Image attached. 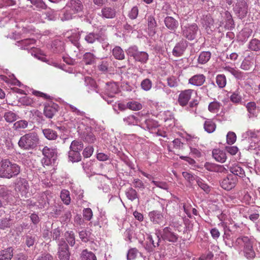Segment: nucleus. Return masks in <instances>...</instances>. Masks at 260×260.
<instances>
[{
    "instance_id": "nucleus-13",
    "label": "nucleus",
    "mask_w": 260,
    "mask_h": 260,
    "mask_svg": "<svg viewBox=\"0 0 260 260\" xmlns=\"http://www.w3.org/2000/svg\"><path fill=\"white\" fill-rule=\"evenodd\" d=\"M29 185L28 182L23 178L19 179L16 184V190L19 192L22 196H25L28 192Z\"/></svg>"
},
{
    "instance_id": "nucleus-52",
    "label": "nucleus",
    "mask_w": 260,
    "mask_h": 260,
    "mask_svg": "<svg viewBox=\"0 0 260 260\" xmlns=\"http://www.w3.org/2000/svg\"><path fill=\"white\" fill-rule=\"evenodd\" d=\"M65 237L67 241L71 246L75 244V236L73 231H67L65 233Z\"/></svg>"
},
{
    "instance_id": "nucleus-39",
    "label": "nucleus",
    "mask_w": 260,
    "mask_h": 260,
    "mask_svg": "<svg viewBox=\"0 0 260 260\" xmlns=\"http://www.w3.org/2000/svg\"><path fill=\"white\" fill-rule=\"evenodd\" d=\"M68 156L69 160L73 162H78L81 160L80 153L73 150L70 149L68 152Z\"/></svg>"
},
{
    "instance_id": "nucleus-43",
    "label": "nucleus",
    "mask_w": 260,
    "mask_h": 260,
    "mask_svg": "<svg viewBox=\"0 0 260 260\" xmlns=\"http://www.w3.org/2000/svg\"><path fill=\"white\" fill-rule=\"evenodd\" d=\"M204 128L205 131L208 133H212L215 131L216 125L212 120L210 119L206 120L204 124Z\"/></svg>"
},
{
    "instance_id": "nucleus-57",
    "label": "nucleus",
    "mask_w": 260,
    "mask_h": 260,
    "mask_svg": "<svg viewBox=\"0 0 260 260\" xmlns=\"http://www.w3.org/2000/svg\"><path fill=\"white\" fill-rule=\"evenodd\" d=\"M152 86V81L148 78L143 80L141 83V87L143 90L147 91L151 89Z\"/></svg>"
},
{
    "instance_id": "nucleus-26",
    "label": "nucleus",
    "mask_w": 260,
    "mask_h": 260,
    "mask_svg": "<svg viewBox=\"0 0 260 260\" xmlns=\"http://www.w3.org/2000/svg\"><path fill=\"white\" fill-rule=\"evenodd\" d=\"M112 55L115 59L122 60L125 58L124 51L119 46H115L112 50Z\"/></svg>"
},
{
    "instance_id": "nucleus-58",
    "label": "nucleus",
    "mask_w": 260,
    "mask_h": 260,
    "mask_svg": "<svg viewBox=\"0 0 260 260\" xmlns=\"http://www.w3.org/2000/svg\"><path fill=\"white\" fill-rule=\"evenodd\" d=\"M125 52L127 55L132 57L133 59L135 58V55L137 54L138 51V48L136 45H133L128 47Z\"/></svg>"
},
{
    "instance_id": "nucleus-44",
    "label": "nucleus",
    "mask_w": 260,
    "mask_h": 260,
    "mask_svg": "<svg viewBox=\"0 0 260 260\" xmlns=\"http://www.w3.org/2000/svg\"><path fill=\"white\" fill-rule=\"evenodd\" d=\"M83 143L82 141L79 140H74L72 142L70 145V149L73 150L80 153V151L83 148Z\"/></svg>"
},
{
    "instance_id": "nucleus-3",
    "label": "nucleus",
    "mask_w": 260,
    "mask_h": 260,
    "mask_svg": "<svg viewBox=\"0 0 260 260\" xmlns=\"http://www.w3.org/2000/svg\"><path fill=\"white\" fill-rule=\"evenodd\" d=\"M83 8L80 0H69L59 14L60 20L65 21L73 19L77 14L82 11Z\"/></svg>"
},
{
    "instance_id": "nucleus-24",
    "label": "nucleus",
    "mask_w": 260,
    "mask_h": 260,
    "mask_svg": "<svg viewBox=\"0 0 260 260\" xmlns=\"http://www.w3.org/2000/svg\"><path fill=\"white\" fill-rule=\"evenodd\" d=\"M230 171L232 173L231 174L240 177H243L245 176V172L243 169L238 165L235 164L230 168Z\"/></svg>"
},
{
    "instance_id": "nucleus-5",
    "label": "nucleus",
    "mask_w": 260,
    "mask_h": 260,
    "mask_svg": "<svg viewBox=\"0 0 260 260\" xmlns=\"http://www.w3.org/2000/svg\"><path fill=\"white\" fill-rule=\"evenodd\" d=\"M39 143L37 134L31 132L21 136L18 142L19 147L24 150H31L36 148Z\"/></svg>"
},
{
    "instance_id": "nucleus-32",
    "label": "nucleus",
    "mask_w": 260,
    "mask_h": 260,
    "mask_svg": "<svg viewBox=\"0 0 260 260\" xmlns=\"http://www.w3.org/2000/svg\"><path fill=\"white\" fill-rule=\"evenodd\" d=\"M84 82L85 85L89 89L88 92H89V90H91L98 92L96 90L97 85L95 81L91 77L88 76L84 77Z\"/></svg>"
},
{
    "instance_id": "nucleus-42",
    "label": "nucleus",
    "mask_w": 260,
    "mask_h": 260,
    "mask_svg": "<svg viewBox=\"0 0 260 260\" xmlns=\"http://www.w3.org/2000/svg\"><path fill=\"white\" fill-rule=\"evenodd\" d=\"M67 107L68 108H70V110L72 112H73L75 114H76L77 115L80 116L82 117L83 120H84V119H86V120H90L89 118H88L86 116L85 113L84 112L81 111L80 110L78 109V108H77L76 107L74 106L73 105L68 104L67 105Z\"/></svg>"
},
{
    "instance_id": "nucleus-9",
    "label": "nucleus",
    "mask_w": 260,
    "mask_h": 260,
    "mask_svg": "<svg viewBox=\"0 0 260 260\" xmlns=\"http://www.w3.org/2000/svg\"><path fill=\"white\" fill-rule=\"evenodd\" d=\"M148 217L153 224L164 225L167 223L166 216L159 211L153 210L149 212Z\"/></svg>"
},
{
    "instance_id": "nucleus-45",
    "label": "nucleus",
    "mask_w": 260,
    "mask_h": 260,
    "mask_svg": "<svg viewBox=\"0 0 260 260\" xmlns=\"http://www.w3.org/2000/svg\"><path fill=\"white\" fill-rule=\"evenodd\" d=\"M110 64L111 61L109 59H104L99 62L98 68L99 71L105 73L108 71Z\"/></svg>"
},
{
    "instance_id": "nucleus-29",
    "label": "nucleus",
    "mask_w": 260,
    "mask_h": 260,
    "mask_svg": "<svg viewBox=\"0 0 260 260\" xmlns=\"http://www.w3.org/2000/svg\"><path fill=\"white\" fill-rule=\"evenodd\" d=\"M101 12L102 17L107 19L113 18L116 15L115 10L111 7H105Z\"/></svg>"
},
{
    "instance_id": "nucleus-27",
    "label": "nucleus",
    "mask_w": 260,
    "mask_h": 260,
    "mask_svg": "<svg viewBox=\"0 0 260 260\" xmlns=\"http://www.w3.org/2000/svg\"><path fill=\"white\" fill-rule=\"evenodd\" d=\"M212 155L216 161L220 162H224L226 159L225 152L219 149H214L212 151Z\"/></svg>"
},
{
    "instance_id": "nucleus-59",
    "label": "nucleus",
    "mask_w": 260,
    "mask_h": 260,
    "mask_svg": "<svg viewBox=\"0 0 260 260\" xmlns=\"http://www.w3.org/2000/svg\"><path fill=\"white\" fill-rule=\"evenodd\" d=\"M11 219L10 217L3 218L0 220V228L1 229H5L9 228L11 225Z\"/></svg>"
},
{
    "instance_id": "nucleus-7",
    "label": "nucleus",
    "mask_w": 260,
    "mask_h": 260,
    "mask_svg": "<svg viewBox=\"0 0 260 260\" xmlns=\"http://www.w3.org/2000/svg\"><path fill=\"white\" fill-rule=\"evenodd\" d=\"M245 135L248 137L246 141L250 143L247 150H252L256 149L260 150V135L251 131L246 132Z\"/></svg>"
},
{
    "instance_id": "nucleus-17",
    "label": "nucleus",
    "mask_w": 260,
    "mask_h": 260,
    "mask_svg": "<svg viewBox=\"0 0 260 260\" xmlns=\"http://www.w3.org/2000/svg\"><path fill=\"white\" fill-rule=\"evenodd\" d=\"M142 120V116L140 117L138 114L130 115L123 118V121L127 125H141Z\"/></svg>"
},
{
    "instance_id": "nucleus-40",
    "label": "nucleus",
    "mask_w": 260,
    "mask_h": 260,
    "mask_svg": "<svg viewBox=\"0 0 260 260\" xmlns=\"http://www.w3.org/2000/svg\"><path fill=\"white\" fill-rule=\"evenodd\" d=\"M81 260H96L95 255L87 249L83 250L80 255Z\"/></svg>"
},
{
    "instance_id": "nucleus-36",
    "label": "nucleus",
    "mask_w": 260,
    "mask_h": 260,
    "mask_svg": "<svg viewBox=\"0 0 260 260\" xmlns=\"http://www.w3.org/2000/svg\"><path fill=\"white\" fill-rule=\"evenodd\" d=\"M96 57L91 52H86L83 55V61L86 64H92L95 62Z\"/></svg>"
},
{
    "instance_id": "nucleus-14",
    "label": "nucleus",
    "mask_w": 260,
    "mask_h": 260,
    "mask_svg": "<svg viewBox=\"0 0 260 260\" xmlns=\"http://www.w3.org/2000/svg\"><path fill=\"white\" fill-rule=\"evenodd\" d=\"M194 90L192 89H186L182 91L179 95L178 103L182 106H186L191 98Z\"/></svg>"
},
{
    "instance_id": "nucleus-63",
    "label": "nucleus",
    "mask_w": 260,
    "mask_h": 260,
    "mask_svg": "<svg viewBox=\"0 0 260 260\" xmlns=\"http://www.w3.org/2000/svg\"><path fill=\"white\" fill-rule=\"evenodd\" d=\"M83 215L84 218L86 220H90L93 216V213L91 209L89 208L84 209V210H83Z\"/></svg>"
},
{
    "instance_id": "nucleus-21",
    "label": "nucleus",
    "mask_w": 260,
    "mask_h": 260,
    "mask_svg": "<svg viewBox=\"0 0 260 260\" xmlns=\"http://www.w3.org/2000/svg\"><path fill=\"white\" fill-rule=\"evenodd\" d=\"M166 26L171 30H175L178 26V22L173 17L167 16L164 20Z\"/></svg>"
},
{
    "instance_id": "nucleus-8",
    "label": "nucleus",
    "mask_w": 260,
    "mask_h": 260,
    "mask_svg": "<svg viewBox=\"0 0 260 260\" xmlns=\"http://www.w3.org/2000/svg\"><path fill=\"white\" fill-rule=\"evenodd\" d=\"M57 256L59 260H70V252L69 246L63 239L57 241Z\"/></svg>"
},
{
    "instance_id": "nucleus-31",
    "label": "nucleus",
    "mask_w": 260,
    "mask_h": 260,
    "mask_svg": "<svg viewBox=\"0 0 260 260\" xmlns=\"http://www.w3.org/2000/svg\"><path fill=\"white\" fill-rule=\"evenodd\" d=\"M257 199V195L256 191H251L249 192H246L244 197V201L249 205L254 204Z\"/></svg>"
},
{
    "instance_id": "nucleus-15",
    "label": "nucleus",
    "mask_w": 260,
    "mask_h": 260,
    "mask_svg": "<svg viewBox=\"0 0 260 260\" xmlns=\"http://www.w3.org/2000/svg\"><path fill=\"white\" fill-rule=\"evenodd\" d=\"M142 119L141 126L148 129L153 130L159 126L156 121L149 118L147 116H142Z\"/></svg>"
},
{
    "instance_id": "nucleus-1",
    "label": "nucleus",
    "mask_w": 260,
    "mask_h": 260,
    "mask_svg": "<svg viewBox=\"0 0 260 260\" xmlns=\"http://www.w3.org/2000/svg\"><path fill=\"white\" fill-rule=\"evenodd\" d=\"M254 239L251 236H241L232 242V247L247 259H253L256 255L253 248Z\"/></svg>"
},
{
    "instance_id": "nucleus-60",
    "label": "nucleus",
    "mask_w": 260,
    "mask_h": 260,
    "mask_svg": "<svg viewBox=\"0 0 260 260\" xmlns=\"http://www.w3.org/2000/svg\"><path fill=\"white\" fill-rule=\"evenodd\" d=\"M230 100L232 102L238 104L241 102L242 96L238 91H236L231 95Z\"/></svg>"
},
{
    "instance_id": "nucleus-35",
    "label": "nucleus",
    "mask_w": 260,
    "mask_h": 260,
    "mask_svg": "<svg viewBox=\"0 0 260 260\" xmlns=\"http://www.w3.org/2000/svg\"><path fill=\"white\" fill-rule=\"evenodd\" d=\"M3 117L5 121L8 123H12L16 121L18 118V115L11 111L5 112Z\"/></svg>"
},
{
    "instance_id": "nucleus-25",
    "label": "nucleus",
    "mask_w": 260,
    "mask_h": 260,
    "mask_svg": "<svg viewBox=\"0 0 260 260\" xmlns=\"http://www.w3.org/2000/svg\"><path fill=\"white\" fill-rule=\"evenodd\" d=\"M118 91L117 85L115 83H107L106 87V94H108L110 99L114 98V94Z\"/></svg>"
},
{
    "instance_id": "nucleus-22",
    "label": "nucleus",
    "mask_w": 260,
    "mask_h": 260,
    "mask_svg": "<svg viewBox=\"0 0 260 260\" xmlns=\"http://www.w3.org/2000/svg\"><path fill=\"white\" fill-rule=\"evenodd\" d=\"M49 204L48 199L46 193H42L40 197H39L38 202L34 203L31 204L33 206H37L39 208H45Z\"/></svg>"
},
{
    "instance_id": "nucleus-48",
    "label": "nucleus",
    "mask_w": 260,
    "mask_h": 260,
    "mask_svg": "<svg viewBox=\"0 0 260 260\" xmlns=\"http://www.w3.org/2000/svg\"><path fill=\"white\" fill-rule=\"evenodd\" d=\"M28 126V122L25 120H20L15 122L13 125V128L15 131H19L24 129Z\"/></svg>"
},
{
    "instance_id": "nucleus-37",
    "label": "nucleus",
    "mask_w": 260,
    "mask_h": 260,
    "mask_svg": "<svg viewBox=\"0 0 260 260\" xmlns=\"http://www.w3.org/2000/svg\"><path fill=\"white\" fill-rule=\"evenodd\" d=\"M246 107L249 113V117H253L256 116L257 110L256 108V104L255 102H250L246 104Z\"/></svg>"
},
{
    "instance_id": "nucleus-49",
    "label": "nucleus",
    "mask_w": 260,
    "mask_h": 260,
    "mask_svg": "<svg viewBox=\"0 0 260 260\" xmlns=\"http://www.w3.org/2000/svg\"><path fill=\"white\" fill-rule=\"evenodd\" d=\"M216 83L217 86L222 88L225 86L226 84V78L223 74H218L216 77Z\"/></svg>"
},
{
    "instance_id": "nucleus-53",
    "label": "nucleus",
    "mask_w": 260,
    "mask_h": 260,
    "mask_svg": "<svg viewBox=\"0 0 260 260\" xmlns=\"http://www.w3.org/2000/svg\"><path fill=\"white\" fill-rule=\"evenodd\" d=\"M248 48L254 51L260 50V41L256 39H252L249 43Z\"/></svg>"
},
{
    "instance_id": "nucleus-46",
    "label": "nucleus",
    "mask_w": 260,
    "mask_h": 260,
    "mask_svg": "<svg viewBox=\"0 0 260 260\" xmlns=\"http://www.w3.org/2000/svg\"><path fill=\"white\" fill-rule=\"evenodd\" d=\"M57 112V109L52 106H46L44 108V115L48 118H52Z\"/></svg>"
},
{
    "instance_id": "nucleus-2",
    "label": "nucleus",
    "mask_w": 260,
    "mask_h": 260,
    "mask_svg": "<svg viewBox=\"0 0 260 260\" xmlns=\"http://www.w3.org/2000/svg\"><path fill=\"white\" fill-rule=\"evenodd\" d=\"M155 235L157 239L156 242H154L152 235H147L146 241L149 244L147 245L146 248L149 251L152 250L154 248L159 246L161 239L172 243L177 242L178 240V236L172 232V229L170 227H166L162 230L156 229Z\"/></svg>"
},
{
    "instance_id": "nucleus-41",
    "label": "nucleus",
    "mask_w": 260,
    "mask_h": 260,
    "mask_svg": "<svg viewBox=\"0 0 260 260\" xmlns=\"http://www.w3.org/2000/svg\"><path fill=\"white\" fill-rule=\"evenodd\" d=\"M43 133L45 138L49 140H55L58 136L56 132L50 128L43 129Z\"/></svg>"
},
{
    "instance_id": "nucleus-62",
    "label": "nucleus",
    "mask_w": 260,
    "mask_h": 260,
    "mask_svg": "<svg viewBox=\"0 0 260 260\" xmlns=\"http://www.w3.org/2000/svg\"><path fill=\"white\" fill-rule=\"evenodd\" d=\"M46 18L48 20H55L57 18V13L53 10H49L45 13Z\"/></svg>"
},
{
    "instance_id": "nucleus-54",
    "label": "nucleus",
    "mask_w": 260,
    "mask_h": 260,
    "mask_svg": "<svg viewBox=\"0 0 260 260\" xmlns=\"http://www.w3.org/2000/svg\"><path fill=\"white\" fill-rule=\"evenodd\" d=\"M125 194L127 199L132 201L138 198L137 192L132 187H129L126 189Z\"/></svg>"
},
{
    "instance_id": "nucleus-56",
    "label": "nucleus",
    "mask_w": 260,
    "mask_h": 260,
    "mask_svg": "<svg viewBox=\"0 0 260 260\" xmlns=\"http://www.w3.org/2000/svg\"><path fill=\"white\" fill-rule=\"evenodd\" d=\"M126 107L127 108L133 111L140 110L142 108V104L137 101L128 102L126 104Z\"/></svg>"
},
{
    "instance_id": "nucleus-6",
    "label": "nucleus",
    "mask_w": 260,
    "mask_h": 260,
    "mask_svg": "<svg viewBox=\"0 0 260 260\" xmlns=\"http://www.w3.org/2000/svg\"><path fill=\"white\" fill-rule=\"evenodd\" d=\"M198 31V26L194 23L182 27V36L189 41H192L196 38Z\"/></svg>"
},
{
    "instance_id": "nucleus-10",
    "label": "nucleus",
    "mask_w": 260,
    "mask_h": 260,
    "mask_svg": "<svg viewBox=\"0 0 260 260\" xmlns=\"http://www.w3.org/2000/svg\"><path fill=\"white\" fill-rule=\"evenodd\" d=\"M238 182V178L232 174H228L220 182L221 187L226 190H230L234 188Z\"/></svg>"
},
{
    "instance_id": "nucleus-38",
    "label": "nucleus",
    "mask_w": 260,
    "mask_h": 260,
    "mask_svg": "<svg viewBox=\"0 0 260 260\" xmlns=\"http://www.w3.org/2000/svg\"><path fill=\"white\" fill-rule=\"evenodd\" d=\"M211 54L209 51H202L198 57V62L203 64L207 62L211 58Z\"/></svg>"
},
{
    "instance_id": "nucleus-50",
    "label": "nucleus",
    "mask_w": 260,
    "mask_h": 260,
    "mask_svg": "<svg viewBox=\"0 0 260 260\" xmlns=\"http://www.w3.org/2000/svg\"><path fill=\"white\" fill-rule=\"evenodd\" d=\"M60 198L63 203L68 205L71 203V198L70 192L66 189L61 190L60 195Z\"/></svg>"
},
{
    "instance_id": "nucleus-47",
    "label": "nucleus",
    "mask_w": 260,
    "mask_h": 260,
    "mask_svg": "<svg viewBox=\"0 0 260 260\" xmlns=\"http://www.w3.org/2000/svg\"><path fill=\"white\" fill-rule=\"evenodd\" d=\"M79 236L82 242L86 243L90 241L91 233L89 231L82 230L79 232Z\"/></svg>"
},
{
    "instance_id": "nucleus-12",
    "label": "nucleus",
    "mask_w": 260,
    "mask_h": 260,
    "mask_svg": "<svg viewBox=\"0 0 260 260\" xmlns=\"http://www.w3.org/2000/svg\"><path fill=\"white\" fill-rule=\"evenodd\" d=\"M188 46V42L184 40H182L177 43L172 50L173 56L178 57L181 56Z\"/></svg>"
},
{
    "instance_id": "nucleus-33",
    "label": "nucleus",
    "mask_w": 260,
    "mask_h": 260,
    "mask_svg": "<svg viewBox=\"0 0 260 260\" xmlns=\"http://www.w3.org/2000/svg\"><path fill=\"white\" fill-rule=\"evenodd\" d=\"M149 55L145 51H139L134 58L136 61L140 62L142 64L147 63Z\"/></svg>"
},
{
    "instance_id": "nucleus-20",
    "label": "nucleus",
    "mask_w": 260,
    "mask_h": 260,
    "mask_svg": "<svg viewBox=\"0 0 260 260\" xmlns=\"http://www.w3.org/2000/svg\"><path fill=\"white\" fill-rule=\"evenodd\" d=\"M92 129L90 127H87L85 128L81 134V138L88 143H93L95 140V137L92 132Z\"/></svg>"
},
{
    "instance_id": "nucleus-64",
    "label": "nucleus",
    "mask_w": 260,
    "mask_h": 260,
    "mask_svg": "<svg viewBox=\"0 0 260 260\" xmlns=\"http://www.w3.org/2000/svg\"><path fill=\"white\" fill-rule=\"evenodd\" d=\"M197 183L198 185L202 188L203 190H204L206 192L208 193L210 191V188L208 185L205 183V182L201 179H198L197 180Z\"/></svg>"
},
{
    "instance_id": "nucleus-34",
    "label": "nucleus",
    "mask_w": 260,
    "mask_h": 260,
    "mask_svg": "<svg viewBox=\"0 0 260 260\" xmlns=\"http://www.w3.org/2000/svg\"><path fill=\"white\" fill-rule=\"evenodd\" d=\"M36 41L34 39H25L17 42L16 45L22 49H27L28 47L35 44Z\"/></svg>"
},
{
    "instance_id": "nucleus-28",
    "label": "nucleus",
    "mask_w": 260,
    "mask_h": 260,
    "mask_svg": "<svg viewBox=\"0 0 260 260\" xmlns=\"http://www.w3.org/2000/svg\"><path fill=\"white\" fill-rule=\"evenodd\" d=\"M252 33V30L249 27H244L239 32L238 38L239 41L242 42H246L247 39L251 36Z\"/></svg>"
},
{
    "instance_id": "nucleus-30",
    "label": "nucleus",
    "mask_w": 260,
    "mask_h": 260,
    "mask_svg": "<svg viewBox=\"0 0 260 260\" xmlns=\"http://www.w3.org/2000/svg\"><path fill=\"white\" fill-rule=\"evenodd\" d=\"M13 256V249L8 247L0 251V258L2 260H11Z\"/></svg>"
},
{
    "instance_id": "nucleus-16",
    "label": "nucleus",
    "mask_w": 260,
    "mask_h": 260,
    "mask_svg": "<svg viewBox=\"0 0 260 260\" xmlns=\"http://www.w3.org/2000/svg\"><path fill=\"white\" fill-rule=\"evenodd\" d=\"M106 39L105 34H95L94 32H89L85 37V40L87 43L92 44L97 41H104Z\"/></svg>"
},
{
    "instance_id": "nucleus-51",
    "label": "nucleus",
    "mask_w": 260,
    "mask_h": 260,
    "mask_svg": "<svg viewBox=\"0 0 260 260\" xmlns=\"http://www.w3.org/2000/svg\"><path fill=\"white\" fill-rule=\"evenodd\" d=\"M253 66L252 60L249 57H246L242 61L240 68L245 71L249 70Z\"/></svg>"
},
{
    "instance_id": "nucleus-11",
    "label": "nucleus",
    "mask_w": 260,
    "mask_h": 260,
    "mask_svg": "<svg viewBox=\"0 0 260 260\" xmlns=\"http://www.w3.org/2000/svg\"><path fill=\"white\" fill-rule=\"evenodd\" d=\"M233 10L237 16L242 19L244 18L248 13V5L244 0H237L235 4Z\"/></svg>"
},
{
    "instance_id": "nucleus-19",
    "label": "nucleus",
    "mask_w": 260,
    "mask_h": 260,
    "mask_svg": "<svg viewBox=\"0 0 260 260\" xmlns=\"http://www.w3.org/2000/svg\"><path fill=\"white\" fill-rule=\"evenodd\" d=\"M42 153L44 156L49 158L54 161L57 157V150L56 148L45 146L43 149Z\"/></svg>"
},
{
    "instance_id": "nucleus-18",
    "label": "nucleus",
    "mask_w": 260,
    "mask_h": 260,
    "mask_svg": "<svg viewBox=\"0 0 260 260\" xmlns=\"http://www.w3.org/2000/svg\"><path fill=\"white\" fill-rule=\"evenodd\" d=\"M206 77L203 74H199L190 78L188 80V83L194 86H200L204 83Z\"/></svg>"
},
{
    "instance_id": "nucleus-61",
    "label": "nucleus",
    "mask_w": 260,
    "mask_h": 260,
    "mask_svg": "<svg viewBox=\"0 0 260 260\" xmlns=\"http://www.w3.org/2000/svg\"><path fill=\"white\" fill-rule=\"evenodd\" d=\"M236 140V135L235 133L229 132L226 135V142L228 144H233Z\"/></svg>"
},
{
    "instance_id": "nucleus-55",
    "label": "nucleus",
    "mask_w": 260,
    "mask_h": 260,
    "mask_svg": "<svg viewBox=\"0 0 260 260\" xmlns=\"http://www.w3.org/2000/svg\"><path fill=\"white\" fill-rule=\"evenodd\" d=\"M221 106V104L219 102L214 101L209 104L208 106V110L210 112L215 113L219 111Z\"/></svg>"
},
{
    "instance_id": "nucleus-4",
    "label": "nucleus",
    "mask_w": 260,
    "mask_h": 260,
    "mask_svg": "<svg viewBox=\"0 0 260 260\" xmlns=\"http://www.w3.org/2000/svg\"><path fill=\"white\" fill-rule=\"evenodd\" d=\"M20 172V166L8 159L0 161V177L10 179L17 176Z\"/></svg>"
},
{
    "instance_id": "nucleus-23",
    "label": "nucleus",
    "mask_w": 260,
    "mask_h": 260,
    "mask_svg": "<svg viewBox=\"0 0 260 260\" xmlns=\"http://www.w3.org/2000/svg\"><path fill=\"white\" fill-rule=\"evenodd\" d=\"M12 197L13 195L11 190L6 187L0 186V198L9 203L12 200Z\"/></svg>"
}]
</instances>
